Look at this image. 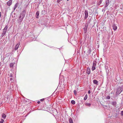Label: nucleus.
Segmentation results:
<instances>
[{"label":"nucleus","mask_w":123,"mask_h":123,"mask_svg":"<svg viewBox=\"0 0 123 123\" xmlns=\"http://www.w3.org/2000/svg\"><path fill=\"white\" fill-rule=\"evenodd\" d=\"M39 14V11H37V12L36 13V18H38V16Z\"/></svg>","instance_id":"9"},{"label":"nucleus","mask_w":123,"mask_h":123,"mask_svg":"<svg viewBox=\"0 0 123 123\" xmlns=\"http://www.w3.org/2000/svg\"><path fill=\"white\" fill-rule=\"evenodd\" d=\"M116 102L115 101L112 102L111 103V104L114 106H116Z\"/></svg>","instance_id":"11"},{"label":"nucleus","mask_w":123,"mask_h":123,"mask_svg":"<svg viewBox=\"0 0 123 123\" xmlns=\"http://www.w3.org/2000/svg\"><path fill=\"white\" fill-rule=\"evenodd\" d=\"M106 98L107 99H109L110 98V96H107L106 97Z\"/></svg>","instance_id":"26"},{"label":"nucleus","mask_w":123,"mask_h":123,"mask_svg":"<svg viewBox=\"0 0 123 123\" xmlns=\"http://www.w3.org/2000/svg\"><path fill=\"white\" fill-rule=\"evenodd\" d=\"M90 72V70L89 68H87L86 70V73H87L88 74H89Z\"/></svg>","instance_id":"8"},{"label":"nucleus","mask_w":123,"mask_h":123,"mask_svg":"<svg viewBox=\"0 0 123 123\" xmlns=\"http://www.w3.org/2000/svg\"><path fill=\"white\" fill-rule=\"evenodd\" d=\"M69 123H73V121H72V119L70 117L69 118Z\"/></svg>","instance_id":"14"},{"label":"nucleus","mask_w":123,"mask_h":123,"mask_svg":"<svg viewBox=\"0 0 123 123\" xmlns=\"http://www.w3.org/2000/svg\"><path fill=\"white\" fill-rule=\"evenodd\" d=\"M74 93L76 95V90H74Z\"/></svg>","instance_id":"25"},{"label":"nucleus","mask_w":123,"mask_h":123,"mask_svg":"<svg viewBox=\"0 0 123 123\" xmlns=\"http://www.w3.org/2000/svg\"><path fill=\"white\" fill-rule=\"evenodd\" d=\"M85 18L86 19L87 18L88 16V12L87 11H85Z\"/></svg>","instance_id":"6"},{"label":"nucleus","mask_w":123,"mask_h":123,"mask_svg":"<svg viewBox=\"0 0 123 123\" xmlns=\"http://www.w3.org/2000/svg\"><path fill=\"white\" fill-rule=\"evenodd\" d=\"M62 0H57V2H58V3H59V2H60Z\"/></svg>","instance_id":"28"},{"label":"nucleus","mask_w":123,"mask_h":123,"mask_svg":"<svg viewBox=\"0 0 123 123\" xmlns=\"http://www.w3.org/2000/svg\"><path fill=\"white\" fill-rule=\"evenodd\" d=\"M20 44V43H18L16 45L15 49V50H17Z\"/></svg>","instance_id":"7"},{"label":"nucleus","mask_w":123,"mask_h":123,"mask_svg":"<svg viewBox=\"0 0 123 123\" xmlns=\"http://www.w3.org/2000/svg\"><path fill=\"white\" fill-rule=\"evenodd\" d=\"M24 18L22 17V15H20L19 17V18L18 19V20L19 23H21L22 21Z\"/></svg>","instance_id":"3"},{"label":"nucleus","mask_w":123,"mask_h":123,"mask_svg":"<svg viewBox=\"0 0 123 123\" xmlns=\"http://www.w3.org/2000/svg\"><path fill=\"white\" fill-rule=\"evenodd\" d=\"M67 1H68L69 0H67Z\"/></svg>","instance_id":"36"},{"label":"nucleus","mask_w":123,"mask_h":123,"mask_svg":"<svg viewBox=\"0 0 123 123\" xmlns=\"http://www.w3.org/2000/svg\"><path fill=\"white\" fill-rule=\"evenodd\" d=\"M92 66L96 67V63L95 62H93V63Z\"/></svg>","instance_id":"22"},{"label":"nucleus","mask_w":123,"mask_h":123,"mask_svg":"<svg viewBox=\"0 0 123 123\" xmlns=\"http://www.w3.org/2000/svg\"><path fill=\"white\" fill-rule=\"evenodd\" d=\"M14 64L13 63H11L10 64V68H12L13 67Z\"/></svg>","instance_id":"18"},{"label":"nucleus","mask_w":123,"mask_h":123,"mask_svg":"<svg viewBox=\"0 0 123 123\" xmlns=\"http://www.w3.org/2000/svg\"><path fill=\"white\" fill-rule=\"evenodd\" d=\"M17 4H18H18L17 3H16L15 5L14 6V10H15L16 9V8L18 6L17 5Z\"/></svg>","instance_id":"17"},{"label":"nucleus","mask_w":123,"mask_h":123,"mask_svg":"<svg viewBox=\"0 0 123 123\" xmlns=\"http://www.w3.org/2000/svg\"><path fill=\"white\" fill-rule=\"evenodd\" d=\"M87 94L86 95L84 98V100H86L87 98Z\"/></svg>","instance_id":"21"},{"label":"nucleus","mask_w":123,"mask_h":123,"mask_svg":"<svg viewBox=\"0 0 123 123\" xmlns=\"http://www.w3.org/2000/svg\"><path fill=\"white\" fill-rule=\"evenodd\" d=\"M109 0H106L105 5L106 7H107L108 6L109 3Z\"/></svg>","instance_id":"13"},{"label":"nucleus","mask_w":123,"mask_h":123,"mask_svg":"<svg viewBox=\"0 0 123 123\" xmlns=\"http://www.w3.org/2000/svg\"><path fill=\"white\" fill-rule=\"evenodd\" d=\"M84 29L85 32H86L87 30V28L86 27L84 28Z\"/></svg>","instance_id":"23"},{"label":"nucleus","mask_w":123,"mask_h":123,"mask_svg":"<svg viewBox=\"0 0 123 123\" xmlns=\"http://www.w3.org/2000/svg\"><path fill=\"white\" fill-rule=\"evenodd\" d=\"M103 1V0H100V3H101L102 1Z\"/></svg>","instance_id":"33"},{"label":"nucleus","mask_w":123,"mask_h":123,"mask_svg":"<svg viewBox=\"0 0 123 123\" xmlns=\"http://www.w3.org/2000/svg\"><path fill=\"white\" fill-rule=\"evenodd\" d=\"M40 101H38V102H37V103L38 104H40Z\"/></svg>","instance_id":"30"},{"label":"nucleus","mask_w":123,"mask_h":123,"mask_svg":"<svg viewBox=\"0 0 123 123\" xmlns=\"http://www.w3.org/2000/svg\"><path fill=\"white\" fill-rule=\"evenodd\" d=\"M113 29L114 30H117V26L114 24L112 26Z\"/></svg>","instance_id":"12"},{"label":"nucleus","mask_w":123,"mask_h":123,"mask_svg":"<svg viewBox=\"0 0 123 123\" xmlns=\"http://www.w3.org/2000/svg\"><path fill=\"white\" fill-rule=\"evenodd\" d=\"M26 12L25 10L23 11L20 14V15H22V17L24 18Z\"/></svg>","instance_id":"4"},{"label":"nucleus","mask_w":123,"mask_h":123,"mask_svg":"<svg viewBox=\"0 0 123 123\" xmlns=\"http://www.w3.org/2000/svg\"><path fill=\"white\" fill-rule=\"evenodd\" d=\"M4 121V120L3 119H1V121H0V123H3Z\"/></svg>","instance_id":"24"},{"label":"nucleus","mask_w":123,"mask_h":123,"mask_svg":"<svg viewBox=\"0 0 123 123\" xmlns=\"http://www.w3.org/2000/svg\"><path fill=\"white\" fill-rule=\"evenodd\" d=\"M121 112H122H122L123 113V111H122Z\"/></svg>","instance_id":"35"},{"label":"nucleus","mask_w":123,"mask_h":123,"mask_svg":"<svg viewBox=\"0 0 123 123\" xmlns=\"http://www.w3.org/2000/svg\"><path fill=\"white\" fill-rule=\"evenodd\" d=\"M43 12H45V11L44 10L43 11H42V13Z\"/></svg>","instance_id":"34"},{"label":"nucleus","mask_w":123,"mask_h":123,"mask_svg":"<svg viewBox=\"0 0 123 123\" xmlns=\"http://www.w3.org/2000/svg\"><path fill=\"white\" fill-rule=\"evenodd\" d=\"M93 82L94 84L98 85V81L96 80H94L93 81Z\"/></svg>","instance_id":"10"},{"label":"nucleus","mask_w":123,"mask_h":123,"mask_svg":"<svg viewBox=\"0 0 123 123\" xmlns=\"http://www.w3.org/2000/svg\"><path fill=\"white\" fill-rule=\"evenodd\" d=\"M44 98H43V99H41L40 100L41 101H44Z\"/></svg>","instance_id":"27"},{"label":"nucleus","mask_w":123,"mask_h":123,"mask_svg":"<svg viewBox=\"0 0 123 123\" xmlns=\"http://www.w3.org/2000/svg\"><path fill=\"white\" fill-rule=\"evenodd\" d=\"M123 89L122 88L119 87L117 90L116 92V93L117 95H119L120 94L121 92L122 91Z\"/></svg>","instance_id":"2"},{"label":"nucleus","mask_w":123,"mask_h":123,"mask_svg":"<svg viewBox=\"0 0 123 123\" xmlns=\"http://www.w3.org/2000/svg\"><path fill=\"white\" fill-rule=\"evenodd\" d=\"M95 69H96V67L93 66H92V71H93Z\"/></svg>","instance_id":"20"},{"label":"nucleus","mask_w":123,"mask_h":123,"mask_svg":"<svg viewBox=\"0 0 123 123\" xmlns=\"http://www.w3.org/2000/svg\"><path fill=\"white\" fill-rule=\"evenodd\" d=\"M91 93V91L90 90H89L88 91V94H90Z\"/></svg>","instance_id":"29"},{"label":"nucleus","mask_w":123,"mask_h":123,"mask_svg":"<svg viewBox=\"0 0 123 123\" xmlns=\"http://www.w3.org/2000/svg\"><path fill=\"white\" fill-rule=\"evenodd\" d=\"M12 80V78H11L10 79V80L11 81Z\"/></svg>","instance_id":"31"},{"label":"nucleus","mask_w":123,"mask_h":123,"mask_svg":"<svg viewBox=\"0 0 123 123\" xmlns=\"http://www.w3.org/2000/svg\"><path fill=\"white\" fill-rule=\"evenodd\" d=\"M85 105H86L87 106H91V104L90 103H85Z\"/></svg>","instance_id":"16"},{"label":"nucleus","mask_w":123,"mask_h":123,"mask_svg":"<svg viewBox=\"0 0 123 123\" xmlns=\"http://www.w3.org/2000/svg\"><path fill=\"white\" fill-rule=\"evenodd\" d=\"M12 0H10L6 3L7 5L8 6H10L12 4Z\"/></svg>","instance_id":"5"},{"label":"nucleus","mask_w":123,"mask_h":123,"mask_svg":"<svg viewBox=\"0 0 123 123\" xmlns=\"http://www.w3.org/2000/svg\"><path fill=\"white\" fill-rule=\"evenodd\" d=\"M2 116L3 118L5 119L6 118V116L5 114L3 113L2 114Z\"/></svg>","instance_id":"15"},{"label":"nucleus","mask_w":123,"mask_h":123,"mask_svg":"<svg viewBox=\"0 0 123 123\" xmlns=\"http://www.w3.org/2000/svg\"><path fill=\"white\" fill-rule=\"evenodd\" d=\"M71 103L72 104L74 105L75 104V102L74 100H72L71 101Z\"/></svg>","instance_id":"19"},{"label":"nucleus","mask_w":123,"mask_h":123,"mask_svg":"<svg viewBox=\"0 0 123 123\" xmlns=\"http://www.w3.org/2000/svg\"><path fill=\"white\" fill-rule=\"evenodd\" d=\"M12 74H11V75H10V77H12Z\"/></svg>","instance_id":"32"},{"label":"nucleus","mask_w":123,"mask_h":123,"mask_svg":"<svg viewBox=\"0 0 123 123\" xmlns=\"http://www.w3.org/2000/svg\"><path fill=\"white\" fill-rule=\"evenodd\" d=\"M7 28L8 26L7 25H6L4 29L3 30V31L1 35L2 37H3L6 33Z\"/></svg>","instance_id":"1"}]
</instances>
